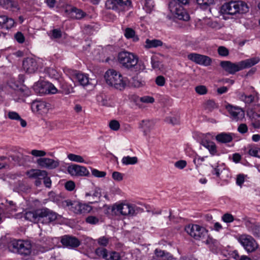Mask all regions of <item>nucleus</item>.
Instances as JSON below:
<instances>
[{"instance_id": "nucleus-1", "label": "nucleus", "mask_w": 260, "mask_h": 260, "mask_svg": "<svg viewBox=\"0 0 260 260\" xmlns=\"http://www.w3.org/2000/svg\"><path fill=\"white\" fill-rule=\"evenodd\" d=\"M257 57L247 59L238 62L233 63L230 61H222L220 63V66L226 72L230 74L235 73L246 68H249L256 64L259 61Z\"/></svg>"}, {"instance_id": "nucleus-2", "label": "nucleus", "mask_w": 260, "mask_h": 260, "mask_svg": "<svg viewBox=\"0 0 260 260\" xmlns=\"http://www.w3.org/2000/svg\"><path fill=\"white\" fill-rule=\"evenodd\" d=\"M104 78L108 85L119 90L124 89L127 85V79L113 69L107 71Z\"/></svg>"}, {"instance_id": "nucleus-3", "label": "nucleus", "mask_w": 260, "mask_h": 260, "mask_svg": "<svg viewBox=\"0 0 260 260\" xmlns=\"http://www.w3.org/2000/svg\"><path fill=\"white\" fill-rule=\"evenodd\" d=\"M140 210V208L136 205L126 202L116 203L112 207L113 211L127 217L136 216Z\"/></svg>"}, {"instance_id": "nucleus-4", "label": "nucleus", "mask_w": 260, "mask_h": 260, "mask_svg": "<svg viewBox=\"0 0 260 260\" xmlns=\"http://www.w3.org/2000/svg\"><path fill=\"white\" fill-rule=\"evenodd\" d=\"M247 4L242 1H232L223 4L221 8L223 14L235 15L237 13H245L248 11Z\"/></svg>"}, {"instance_id": "nucleus-5", "label": "nucleus", "mask_w": 260, "mask_h": 260, "mask_svg": "<svg viewBox=\"0 0 260 260\" xmlns=\"http://www.w3.org/2000/svg\"><path fill=\"white\" fill-rule=\"evenodd\" d=\"M30 178L35 179V185L40 186L42 183V180H43L44 183L46 187L50 188L51 186V181L47 176V173L45 171L40 170L31 169L26 173Z\"/></svg>"}, {"instance_id": "nucleus-6", "label": "nucleus", "mask_w": 260, "mask_h": 260, "mask_svg": "<svg viewBox=\"0 0 260 260\" xmlns=\"http://www.w3.org/2000/svg\"><path fill=\"white\" fill-rule=\"evenodd\" d=\"M12 245L24 258H29L32 251V245L29 241L24 240L13 241Z\"/></svg>"}, {"instance_id": "nucleus-7", "label": "nucleus", "mask_w": 260, "mask_h": 260, "mask_svg": "<svg viewBox=\"0 0 260 260\" xmlns=\"http://www.w3.org/2000/svg\"><path fill=\"white\" fill-rule=\"evenodd\" d=\"M64 203L71 211L76 214H86L92 210V207L89 205L77 201H72L68 200L64 201Z\"/></svg>"}, {"instance_id": "nucleus-8", "label": "nucleus", "mask_w": 260, "mask_h": 260, "mask_svg": "<svg viewBox=\"0 0 260 260\" xmlns=\"http://www.w3.org/2000/svg\"><path fill=\"white\" fill-rule=\"evenodd\" d=\"M236 239L247 252H253L258 248V244L250 235L246 234L238 235L236 236Z\"/></svg>"}, {"instance_id": "nucleus-9", "label": "nucleus", "mask_w": 260, "mask_h": 260, "mask_svg": "<svg viewBox=\"0 0 260 260\" xmlns=\"http://www.w3.org/2000/svg\"><path fill=\"white\" fill-rule=\"evenodd\" d=\"M118 60L123 67L130 69L137 64L138 58L133 53L127 51H122L119 53Z\"/></svg>"}, {"instance_id": "nucleus-10", "label": "nucleus", "mask_w": 260, "mask_h": 260, "mask_svg": "<svg viewBox=\"0 0 260 260\" xmlns=\"http://www.w3.org/2000/svg\"><path fill=\"white\" fill-rule=\"evenodd\" d=\"M185 231L198 240H204L207 236V230L198 224H189L186 226Z\"/></svg>"}, {"instance_id": "nucleus-11", "label": "nucleus", "mask_w": 260, "mask_h": 260, "mask_svg": "<svg viewBox=\"0 0 260 260\" xmlns=\"http://www.w3.org/2000/svg\"><path fill=\"white\" fill-rule=\"evenodd\" d=\"M225 109L228 111L231 118L233 121H242L245 117L244 111L239 107L228 104L225 106Z\"/></svg>"}, {"instance_id": "nucleus-12", "label": "nucleus", "mask_w": 260, "mask_h": 260, "mask_svg": "<svg viewBox=\"0 0 260 260\" xmlns=\"http://www.w3.org/2000/svg\"><path fill=\"white\" fill-rule=\"evenodd\" d=\"M211 168L212 174L220 179H225L230 176V172L226 169L224 164H213Z\"/></svg>"}, {"instance_id": "nucleus-13", "label": "nucleus", "mask_w": 260, "mask_h": 260, "mask_svg": "<svg viewBox=\"0 0 260 260\" xmlns=\"http://www.w3.org/2000/svg\"><path fill=\"white\" fill-rule=\"evenodd\" d=\"M187 58L197 64L204 66H209L212 62V59L209 56L195 53L188 54Z\"/></svg>"}, {"instance_id": "nucleus-14", "label": "nucleus", "mask_w": 260, "mask_h": 260, "mask_svg": "<svg viewBox=\"0 0 260 260\" xmlns=\"http://www.w3.org/2000/svg\"><path fill=\"white\" fill-rule=\"evenodd\" d=\"M130 4L131 2L128 0H108L106 6L109 9L123 11L125 8Z\"/></svg>"}, {"instance_id": "nucleus-15", "label": "nucleus", "mask_w": 260, "mask_h": 260, "mask_svg": "<svg viewBox=\"0 0 260 260\" xmlns=\"http://www.w3.org/2000/svg\"><path fill=\"white\" fill-rule=\"evenodd\" d=\"M40 220H45L47 222H51L55 220L58 214L47 208H43L39 210Z\"/></svg>"}, {"instance_id": "nucleus-16", "label": "nucleus", "mask_w": 260, "mask_h": 260, "mask_svg": "<svg viewBox=\"0 0 260 260\" xmlns=\"http://www.w3.org/2000/svg\"><path fill=\"white\" fill-rule=\"evenodd\" d=\"M50 104L44 101H36L31 104V109L34 112L43 114L46 113L50 108Z\"/></svg>"}, {"instance_id": "nucleus-17", "label": "nucleus", "mask_w": 260, "mask_h": 260, "mask_svg": "<svg viewBox=\"0 0 260 260\" xmlns=\"http://www.w3.org/2000/svg\"><path fill=\"white\" fill-rule=\"evenodd\" d=\"M62 244L68 248H74L80 245V241L75 237L64 236L61 240Z\"/></svg>"}, {"instance_id": "nucleus-18", "label": "nucleus", "mask_w": 260, "mask_h": 260, "mask_svg": "<svg viewBox=\"0 0 260 260\" xmlns=\"http://www.w3.org/2000/svg\"><path fill=\"white\" fill-rule=\"evenodd\" d=\"M38 67L36 60L32 58H26L23 61V68L26 73H34L37 70Z\"/></svg>"}, {"instance_id": "nucleus-19", "label": "nucleus", "mask_w": 260, "mask_h": 260, "mask_svg": "<svg viewBox=\"0 0 260 260\" xmlns=\"http://www.w3.org/2000/svg\"><path fill=\"white\" fill-rule=\"evenodd\" d=\"M68 172L72 176H86L88 174L85 167L77 165L69 167Z\"/></svg>"}, {"instance_id": "nucleus-20", "label": "nucleus", "mask_w": 260, "mask_h": 260, "mask_svg": "<svg viewBox=\"0 0 260 260\" xmlns=\"http://www.w3.org/2000/svg\"><path fill=\"white\" fill-rule=\"evenodd\" d=\"M16 24L15 20L6 15L0 16V26L7 30L14 27Z\"/></svg>"}, {"instance_id": "nucleus-21", "label": "nucleus", "mask_w": 260, "mask_h": 260, "mask_svg": "<svg viewBox=\"0 0 260 260\" xmlns=\"http://www.w3.org/2000/svg\"><path fill=\"white\" fill-rule=\"evenodd\" d=\"M209 134L205 136L201 141V144L205 148H207L212 155H215L217 153V148L215 144L208 140Z\"/></svg>"}, {"instance_id": "nucleus-22", "label": "nucleus", "mask_w": 260, "mask_h": 260, "mask_svg": "<svg viewBox=\"0 0 260 260\" xmlns=\"http://www.w3.org/2000/svg\"><path fill=\"white\" fill-rule=\"evenodd\" d=\"M73 80H75L82 86L87 85L89 83V77L87 74L75 71L73 74Z\"/></svg>"}, {"instance_id": "nucleus-23", "label": "nucleus", "mask_w": 260, "mask_h": 260, "mask_svg": "<svg viewBox=\"0 0 260 260\" xmlns=\"http://www.w3.org/2000/svg\"><path fill=\"white\" fill-rule=\"evenodd\" d=\"M29 156H24L19 153L16 155H11L9 157L6 156H0V161L20 162L22 161H29Z\"/></svg>"}, {"instance_id": "nucleus-24", "label": "nucleus", "mask_w": 260, "mask_h": 260, "mask_svg": "<svg viewBox=\"0 0 260 260\" xmlns=\"http://www.w3.org/2000/svg\"><path fill=\"white\" fill-rule=\"evenodd\" d=\"M66 12L69 13V16L75 19H81L86 16V14L82 10L75 7H72L69 10H67Z\"/></svg>"}, {"instance_id": "nucleus-25", "label": "nucleus", "mask_w": 260, "mask_h": 260, "mask_svg": "<svg viewBox=\"0 0 260 260\" xmlns=\"http://www.w3.org/2000/svg\"><path fill=\"white\" fill-rule=\"evenodd\" d=\"M247 115L250 120L251 125L255 129L260 128V114L254 112L247 113Z\"/></svg>"}, {"instance_id": "nucleus-26", "label": "nucleus", "mask_w": 260, "mask_h": 260, "mask_svg": "<svg viewBox=\"0 0 260 260\" xmlns=\"http://www.w3.org/2000/svg\"><path fill=\"white\" fill-rule=\"evenodd\" d=\"M154 253L157 260L173 259V257L171 254L160 249H156Z\"/></svg>"}, {"instance_id": "nucleus-27", "label": "nucleus", "mask_w": 260, "mask_h": 260, "mask_svg": "<svg viewBox=\"0 0 260 260\" xmlns=\"http://www.w3.org/2000/svg\"><path fill=\"white\" fill-rule=\"evenodd\" d=\"M153 126L154 123L153 121L148 120H142L140 123V127L142 129L145 135H147Z\"/></svg>"}, {"instance_id": "nucleus-28", "label": "nucleus", "mask_w": 260, "mask_h": 260, "mask_svg": "<svg viewBox=\"0 0 260 260\" xmlns=\"http://www.w3.org/2000/svg\"><path fill=\"white\" fill-rule=\"evenodd\" d=\"M24 218L32 222L40 220L39 210L35 211H28L25 213Z\"/></svg>"}, {"instance_id": "nucleus-29", "label": "nucleus", "mask_w": 260, "mask_h": 260, "mask_svg": "<svg viewBox=\"0 0 260 260\" xmlns=\"http://www.w3.org/2000/svg\"><path fill=\"white\" fill-rule=\"evenodd\" d=\"M100 197L101 192L100 189L98 188H95L94 191L89 192H86L85 193V197L89 201H91L89 202V203L91 204L96 202V201H94V200L99 199Z\"/></svg>"}, {"instance_id": "nucleus-30", "label": "nucleus", "mask_w": 260, "mask_h": 260, "mask_svg": "<svg viewBox=\"0 0 260 260\" xmlns=\"http://www.w3.org/2000/svg\"><path fill=\"white\" fill-rule=\"evenodd\" d=\"M173 16L176 18L184 21H187L189 19V15L182 6L177 11L176 14H175Z\"/></svg>"}, {"instance_id": "nucleus-31", "label": "nucleus", "mask_w": 260, "mask_h": 260, "mask_svg": "<svg viewBox=\"0 0 260 260\" xmlns=\"http://www.w3.org/2000/svg\"><path fill=\"white\" fill-rule=\"evenodd\" d=\"M0 5L6 9H18V5L14 0H0Z\"/></svg>"}, {"instance_id": "nucleus-32", "label": "nucleus", "mask_w": 260, "mask_h": 260, "mask_svg": "<svg viewBox=\"0 0 260 260\" xmlns=\"http://www.w3.org/2000/svg\"><path fill=\"white\" fill-rule=\"evenodd\" d=\"M60 87L62 89V92L66 94H68L70 93L74 92V87L71 84H70L64 80H60Z\"/></svg>"}, {"instance_id": "nucleus-33", "label": "nucleus", "mask_w": 260, "mask_h": 260, "mask_svg": "<svg viewBox=\"0 0 260 260\" xmlns=\"http://www.w3.org/2000/svg\"><path fill=\"white\" fill-rule=\"evenodd\" d=\"M163 45L162 42L157 39H146L145 41V48L149 49L161 46Z\"/></svg>"}, {"instance_id": "nucleus-34", "label": "nucleus", "mask_w": 260, "mask_h": 260, "mask_svg": "<svg viewBox=\"0 0 260 260\" xmlns=\"http://www.w3.org/2000/svg\"><path fill=\"white\" fill-rule=\"evenodd\" d=\"M239 99L246 104H250L256 101V96L252 94L247 95L244 93H241L239 94Z\"/></svg>"}, {"instance_id": "nucleus-35", "label": "nucleus", "mask_w": 260, "mask_h": 260, "mask_svg": "<svg viewBox=\"0 0 260 260\" xmlns=\"http://www.w3.org/2000/svg\"><path fill=\"white\" fill-rule=\"evenodd\" d=\"M216 139L219 142L225 143L230 142L233 138L230 134L221 133L216 136Z\"/></svg>"}, {"instance_id": "nucleus-36", "label": "nucleus", "mask_w": 260, "mask_h": 260, "mask_svg": "<svg viewBox=\"0 0 260 260\" xmlns=\"http://www.w3.org/2000/svg\"><path fill=\"white\" fill-rule=\"evenodd\" d=\"M181 4H182L176 0H173L170 2L169 9L173 16H174L175 14H176L177 11L180 9L181 6Z\"/></svg>"}, {"instance_id": "nucleus-37", "label": "nucleus", "mask_w": 260, "mask_h": 260, "mask_svg": "<svg viewBox=\"0 0 260 260\" xmlns=\"http://www.w3.org/2000/svg\"><path fill=\"white\" fill-rule=\"evenodd\" d=\"M155 3L153 0H144L143 9L148 13H150L154 8Z\"/></svg>"}, {"instance_id": "nucleus-38", "label": "nucleus", "mask_w": 260, "mask_h": 260, "mask_svg": "<svg viewBox=\"0 0 260 260\" xmlns=\"http://www.w3.org/2000/svg\"><path fill=\"white\" fill-rule=\"evenodd\" d=\"M95 253L99 257H102L106 260L108 255V251L106 248L99 247L95 249Z\"/></svg>"}, {"instance_id": "nucleus-39", "label": "nucleus", "mask_w": 260, "mask_h": 260, "mask_svg": "<svg viewBox=\"0 0 260 260\" xmlns=\"http://www.w3.org/2000/svg\"><path fill=\"white\" fill-rule=\"evenodd\" d=\"M45 93L48 94H55L58 92L57 89L51 83H47L44 85Z\"/></svg>"}, {"instance_id": "nucleus-40", "label": "nucleus", "mask_w": 260, "mask_h": 260, "mask_svg": "<svg viewBox=\"0 0 260 260\" xmlns=\"http://www.w3.org/2000/svg\"><path fill=\"white\" fill-rule=\"evenodd\" d=\"M166 121L172 125H178L180 123V117L178 115L171 116L166 117Z\"/></svg>"}, {"instance_id": "nucleus-41", "label": "nucleus", "mask_w": 260, "mask_h": 260, "mask_svg": "<svg viewBox=\"0 0 260 260\" xmlns=\"http://www.w3.org/2000/svg\"><path fill=\"white\" fill-rule=\"evenodd\" d=\"M68 158L70 161L77 162H83L85 161V159L82 156L72 153L69 154L68 155Z\"/></svg>"}, {"instance_id": "nucleus-42", "label": "nucleus", "mask_w": 260, "mask_h": 260, "mask_svg": "<svg viewBox=\"0 0 260 260\" xmlns=\"http://www.w3.org/2000/svg\"><path fill=\"white\" fill-rule=\"evenodd\" d=\"M124 36L127 39L134 38V41H137L139 39L137 37H135V31L131 28H126L125 29Z\"/></svg>"}, {"instance_id": "nucleus-43", "label": "nucleus", "mask_w": 260, "mask_h": 260, "mask_svg": "<svg viewBox=\"0 0 260 260\" xmlns=\"http://www.w3.org/2000/svg\"><path fill=\"white\" fill-rule=\"evenodd\" d=\"M121 256L118 252L111 251L108 252L106 260H120Z\"/></svg>"}, {"instance_id": "nucleus-44", "label": "nucleus", "mask_w": 260, "mask_h": 260, "mask_svg": "<svg viewBox=\"0 0 260 260\" xmlns=\"http://www.w3.org/2000/svg\"><path fill=\"white\" fill-rule=\"evenodd\" d=\"M151 65L154 69H160L161 66V62L158 60L155 56L151 57Z\"/></svg>"}, {"instance_id": "nucleus-45", "label": "nucleus", "mask_w": 260, "mask_h": 260, "mask_svg": "<svg viewBox=\"0 0 260 260\" xmlns=\"http://www.w3.org/2000/svg\"><path fill=\"white\" fill-rule=\"evenodd\" d=\"M205 107L206 109L211 111L217 108V105L214 101L208 100L205 103Z\"/></svg>"}, {"instance_id": "nucleus-46", "label": "nucleus", "mask_w": 260, "mask_h": 260, "mask_svg": "<svg viewBox=\"0 0 260 260\" xmlns=\"http://www.w3.org/2000/svg\"><path fill=\"white\" fill-rule=\"evenodd\" d=\"M109 126L111 129L117 131L120 128V124L116 120H112L109 123Z\"/></svg>"}, {"instance_id": "nucleus-47", "label": "nucleus", "mask_w": 260, "mask_h": 260, "mask_svg": "<svg viewBox=\"0 0 260 260\" xmlns=\"http://www.w3.org/2000/svg\"><path fill=\"white\" fill-rule=\"evenodd\" d=\"M250 155L257 157L260 158V148L257 147H252L248 151Z\"/></svg>"}, {"instance_id": "nucleus-48", "label": "nucleus", "mask_w": 260, "mask_h": 260, "mask_svg": "<svg viewBox=\"0 0 260 260\" xmlns=\"http://www.w3.org/2000/svg\"><path fill=\"white\" fill-rule=\"evenodd\" d=\"M109 239L106 237H101L97 239V242L100 246L106 247L109 243Z\"/></svg>"}, {"instance_id": "nucleus-49", "label": "nucleus", "mask_w": 260, "mask_h": 260, "mask_svg": "<svg viewBox=\"0 0 260 260\" xmlns=\"http://www.w3.org/2000/svg\"><path fill=\"white\" fill-rule=\"evenodd\" d=\"M196 91L200 95H204L207 92V89L205 86L199 85L195 88Z\"/></svg>"}, {"instance_id": "nucleus-50", "label": "nucleus", "mask_w": 260, "mask_h": 260, "mask_svg": "<svg viewBox=\"0 0 260 260\" xmlns=\"http://www.w3.org/2000/svg\"><path fill=\"white\" fill-rule=\"evenodd\" d=\"M30 154L35 157H43L46 155V152L44 150L34 149Z\"/></svg>"}, {"instance_id": "nucleus-51", "label": "nucleus", "mask_w": 260, "mask_h": 260, "mask_svg": "<svg viewBox=\"0 0 260 260\" xmlns=\"http://www.w3.org/2000/svg\"><path fill=\"white\" fill-rule=\"evenodd\" d=\"M197 2L199 5L206 8L207 6L213 4L214 0H197Z\"/></svg>"}, {"instance_id": "nucleus-52", "label": "nucleus", "mask_w": 260, "mask_h": 260, "mask_svg": "<svg viewBox=\"0 0 260 260\" xmlns=\"http://www.w3.org/2000/svg\"><path fill=\"white\" fill-rule=\"evenodd\" d=\"M222 220L226 223H231L234 220V216L229 213H225L222 216Z\"/></svg>"}, {"instance_id": "nucleus-53", "label": "nucleus", "mask_w": 260, "mask_h": 260, "mask_svg": "<svg viewBox=\"0 0 260 260\" xmlns=\"http://www.w3.org/2000/svg\"><path fill=\"white\" fill-rule=\"evenodd\" d=\"M218 54L222 56H226L229 54L228 49L224 46H220L218 48Z\"/></svg>"}, {"instance_id": "nucleus-54", "label": "nucleus", "mask_w": 260, "mask_h": 260, "mask_svg": "<svg viewBox=\"0 0 260 260\" xmlns=\"http://www.w3.org/2000/svg\"><path fill=\"white\" fill-rule=\"evenodd\" d=\"M48 74L52 78L58 79L60 76L59 73L53 68H50L48 70Z\"/></svg>"}, {"instance_id": "nucleus-55", "label": "nucleus", "mask_w": 260, "mask_h": 260, "mask_svg": "<svg viewBox=\"0 0 260 260\" xmlns=\"http://www.w3.org/2000/svg\"><path fill=\"white\" fill-rule=\"evenodd\" d=\"M86 221L89 224H95L99 222V219L95 216H89L86 218Z\"/></svg>"}, {"instance_id": "nucleus-56", "label": "nucleus", "mask_w": 260, "mask_h": 260, "mask_svg": "<svg viewBox=\"0 0 260 260\" xmlns=\"http://www.w3.org/2000/svg\"><path fill=\"white\" fill-rule=\"evenodd\" d=\"M8 117L12 120H18L20 119V116L18 113L14 111L9 112L8 113Z\"/></svg>"}, {"instance_id": "nucleus-57", "label": "nucleus", "mask_w": 260, "mask_h": 260, "mask_svg": "<svg viewBox=\"0 0 260 260\" xmlns=\"http://www.w3.org/2000/svg\"><path fill=\"white\" fill-rule=\"evenodd\" d=\"M91 172H92V174L96 177L102 178V177H104L106 175V173L105 172L100 171L96 169H93L91 171Z\"/></svg>"}, {"instance_id": "nucleus-58", "label": "nucleus", "mask_w": 260, "mask_h": 260, "mask_svg": "<svg viewBox=\"0 0 260 260\" xmlns=\"http://www.w3.org/2000/svg\"><path fill=\"white\" fill-rule=\"evenodd\" d=\"M251 232L254 236L260 238V225H253L251 229Z\"/></svg>"}, {"instance_id": "nucleus-59", "label": "nucleus", "mask_w": 260, "mask_h": 260, "mask_svg": "<svg viewBox=\"0 0 260 260\" xmlns=\"http://www.w3.org/2000/svg\"><path fill=\"white\" fill-rule=\"evenodd\" d=\"M138 158L137 157H130L129 156L123 157L122 159V162H137Z\"/></svg>"}, {"instance_id": "nucleus-60", "label": "nucleus", "mask_w": 260, "mask_h": 260, "mask_svg": "<svg viewBox=\"0 0 260 260\" xmlns=\"http://www.w3.org/2000/svg\"><path fill=\"white\" fill-rule=\"evenodd\" d=\"M64 187L67 190L71 191L75 189V184L72 181H69L65 183Z\"/></svg>"}, {"instance_id": "nucleus-61", "label": "nucleus", "mask_w": 260, "mask_h": 260, "mask_svg": "<svg viewBox=\"0 0 260 260\" xmlns=\"http://www.w3.org/2000/svg\"><path fill=\"white\" fill-rule=\"evenodd\" d=\"M140 101L144 103H153L154 102V99L153 97L150 96H144L141 97Z\"/></svg>"}, {"instance_id": "nucleus-62", "label": "nucleus", "mask_w": 260, "mask_h": 260, "mask_svg": "<svg viewBox=\"0 0 260 260\" xmlns=\"http://www.w3.org/2000/svg\"><path fill=\"white\" fill-rule=\"evenodd\" d=\"M166 80L164 77L162 76H158L155 79L156 84L159 86H162L165 85Z\"/></svg>"}, {"instance_id": "nucleus-63", "label": "nucleus", "mask_w": 260, "mask_h": 260, "mask_svg": "<svg viewBox=\"0 0 260 260\" xmlns=\"http://www.w3.org/2000/svg\"><path fill=\"white\" fill-rule=\"evenodd\" d=\"M15 38L19 43H23L25 41L24 36L21 32H17L15 35Z\"/></svg>"}, {"instance_id": "nucleus-64", "label": "nucleus", "mask_w": 260, "mask_h": 260, "mask_svg": "<svg viewBox=\"0 0 260 260\" xmlns=\"http://www.w3.org/2000/svg\"><path fill=\"white\" fill-rule=\"evenodd\" d=\"M112 178L117 181H120L123 179V175L118 172H114L112 173Z\"/></svg>"}]
</instances>
